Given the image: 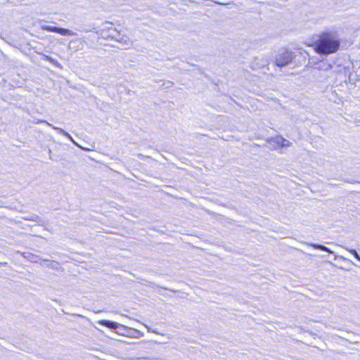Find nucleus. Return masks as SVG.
<instances>
[{
    "instance_id": "1",
    "label": "nucleus",
    "mask_w": 360,
    "mask_h": 360,
    "mask_svg": "<svg viewBox=\"0 0 360 360\" xmlns=\"http://www.w3.org/2000/svg\"><path fill=\"white\" fill-rule=\"evenodd\" d=\"M319 55H330L337 53L340 49V41L330 31H324L318 34L316 39L309 44Z\"/></svg>"
},
{
    "instance_id": "2",
    "label": "nucleus",
    "mask_w": 360,
    "mask_h": 360,
    "mask_svg": "<svg viewBox=\"0 0 360 360\" xmlns=\"http://www.w3.org/2000/svg\"><path fill=\"white\" fill-rule=\"evenodd\" d=\"M42 29L44 30L48 31V32H52L58 33L63 36H71L73 34L72 32L70 30L65 29V28H60V27H52V26H43Z\"/></svg>"
},
{
    "instance_id": "3",
    "label": "nucleus",
    "mask_w": 360,
    "mask_h": 360,
    "mask_svg": "<svg viewBox=\"0 0 360 360\" xmlns=\"http://www.w3.org/2000/svg\"><path fill=\"white\" fill-rule=\"evenodd\" d=\"M290 61V57L289 55L286 56H278L276 58L275 63L277 66L281 67L288 64Z\"/></svg>"
},
{
    "instance_id": "4",
    "label": "nucleus",
    "mask_w": 360,
    "mask_h": 360,
    "mask_svg": "<svg viewBox=\"0 0 360 360\" xmlns=\"http://www.w3.org/2000/svg\"><path fill=\"white\" fill-rule=\"evenodd\" d=\"M98 323L101 326H105L111 329H117L118 328V324L117 323L108 320H100Z\"/></svg>"
},
{
    "instance_id": "5",
    "label": "nucleus",
    "mask_w": 360,
    "mask_h": 360,
    "mask_svg": "<svg viewBox=\"0 0 360 360\" xmlns=\"http://www.w3.org/2000/svg\"><path fill=\"white\" fill-rule=\"evenodd\" d=\"M276 143L278 145V146H281V138H277L276 139Z\"/></svg>"
}]
</instances>
